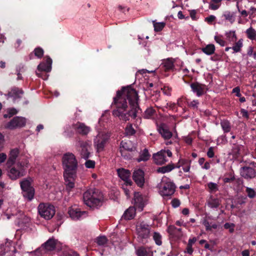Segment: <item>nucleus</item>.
Instances as JSON below:
<instances>
[{"label": "nucleus", "mask_w": 256, "mask_h": 256, "mask_svg": "<svg viewBox=\"0 0 256 256\" xmlns=\"http://www.w3.org/2000/svg\"><path fill=\"white\" fill-rule=\"evenodd\" d=\"M138 100L136 91L130 85L122 86L116 92V95L114 98L112 104L115 108L112 110V114L125 122L137 117L141 120L138 116L139 112H142L138 105Z\"/></svg>", "instance_id": "f257e3e1"}, {"label": "nucleus", "mask_w": 256, "mask_h": 256, "mask_svg": "<svg viewBox=\"0 0 256 256\" xmlns=\"http://www.w3.org/2000/svg\"><path fill=\"white\" fill-rule=\"evenodd\" d=\"M66 189L70 190L75 186V180L78 168V162L76 156L72 152H66L62 157Z\"/></svg>", "instance_id": "f03ea898"}, {"label": "nucleus", "mask_w": 256, "mask_h": 256, "mask_svg": "<svg viewBox=\"0 0 256 256\" xmlns=\"http://www.w3.org/2000/svg\"><path fill=\"white\" fill-rule=\"evenodd\" d=\"M84 203L92 208H98L101 206L104 202V195L98 189L90 188L83 194Z\"/></svg>", "instance_id": "7ed1b4c3"}, {"label": "nucleus", "mask_w": 256, "mask_h": 256, "mask_svg": "<svg viewBox=\"0 0 256 256\" xmlns=\"http://www.w3.org/2000/svg\"><path fill=\"white\" fill-rule=\"evenodd\" d=\"M32 179L28 178H24L20 182L23 196L28 201H31L34 198L35 194L34 188L32 186Z\"/></svg>", "instance_id": "20e7f679"}, {"label": "nucleus", "mask_w": 256, "mask_h": 256, "mask_svg": "<svg viewBox=\"0 0 256 256\" xmlns=\"http://www.w3.org/2000/svg\"><path fill=\"white\" fill-rule=\"evenodd\" d=\"M160 194L162 196L172 195L175 192V186L169 178L163 177L160 184Z\"/></svg>", "instance_id": "39448f33"}, {"label": "nucleus", "mask_w": 256, "mask_h": 256, "mask_svg": "<svg viewBox=\"0 0 256 256\" xmlns=\"http://www.w3.org/2000/svg\"><path fill=\"white\" fill-rule=\"evenodd\" d=\"M110 134L104 132H99L94 140V145L96 152H100L104 150V148L108 143Z\"/></svg>", "instance_id": "423d86ee"}, {"label": "nucleus", "mask_w": 256, "mask_h": 256, "mask_svg": "<svg viewBox=\"0 0 256 256\" xmlns=\"http://www.w3.org/2000/svg\"><path fill=\"white\" fill-rule=\"evenodd\" d=\"M38 209L40 216L47 220L51 219L56 212L54 206L48 203L40 204Z\"/></svg>", "instance_id": "0eeeda50"}, {"label": "nucleus", "mask_w": 256, "mask_h": 256, "mask_svg": "<svg viewBox=\"0 0 256 256\" xmlns=\"http://www.w3.org/2000/svg\"><path fill=\"white\" fill-rule=\"evenodd\" d=\"M25 175L24 166L21 162H18L14 166L8 171L9 178L15 180Z\"/></svg>", "instance_id": "6e6552de"}, {"label": "nucleus", "mask_w": 256, "mask_h": 256, "mask_svg": "<svg viewBox=\"0 0 256 256\" xmlns=\"http://www.w3.org/2000/svg\"><path fill=\"white\" fill-rule=\"evenodd\" d=\"M167 156L170 158L172 156V152L168 150H162L153 156L154 162L159 165H162L168 162Z\"/></svg>", "instance_id": "1a4fd4ad"}, {"label": "nucleus", "mask_w": 256, "mask_h": 256, "mask_svg": "<svg viewBox=\"0 0 256 256\" xmlns=\"http://www.w3.org/2000/svg\"><path fill=\"white\" fill-rule=\"evenodd\" d=\"M52 58L50 56H47L46 57L45 62H42L38 65V72H36L37 76L40 78H42L44 79V78L43 77L42 72H50L52 70Z\"/></svg>", "instance_id": "9d476101"}, {"label": "nucleus", "mask_w": 256, "mask_h": 256, "mask_svg": "<svg viewBox=\"0 0 256 256\" xmlns=\"http://www.w3.org/2000/svg\"><path fill=\"white\" fill-rule=\"evenodd\" d=\"M26 120L21 116H15L6 124L5 127L6 128L14 130L17 128H22L25 126Z\"/></svg>", "instance_id": "9b49d317"}, {"label": "nucleus", "mask_w": 256, "mask_h": 256, "mask_svg": "<svg viewBox=\"0 0 256 256\" xmlns=\"http://www.w3.org/2000/svg\"><path fill=\"white\" fill-rule=\"evenodd\" d=\"M116 172L118 177L124 182L126 185H132L133 182L130 179L131 172L130 170L120 168L116 170Z\"/></svg>", "instance_id": "f8f14e48"}, {"label": "nucleus", "mask_w": 256, "mask_h": 256, "mask_svg": "<svg viewBox=\"0 0 256 256\" xmlns=\"http://www.w3.org/2000/svg\"><path fill=\"white\" fill-rule=\"evenodd\" d=\"M132 179L138 186H144V170L140 168H135L132 174Z\"/></svg>", "instance_id": "ddd939ff"}, {"label": "nucleus", "mask_w": 256, "mask_h": 256, "mask_svg": "<svg viewBox=\"0 0 256 256\" xmlns=\"http://www.w3.org/2000/svg\"><path fill=\"white\" fill-rule=\"evenodd\" d=\"M240 176L245 179H252L256 176V170L250 166H244L240 168Z\"/></svg>", "instance_id": "4468645a"}, {"label": "nucleus", "mask_w": 256, "mask_h": 256, "mask_svg": "<svg viewBox=\"0 0 256 256\" xmlns=\"http://www.w3.org/2000/svg\"><path fill=\"white\" fill-rule=\"evenodd\" d=\"M57 240L54 238H49L46 242L42 244L40 249L44 251V253L51 252L55 250Z\"/></svg>", "instance_id": "2eb2a0df"}, {"label": "nucleus", "mask_w": 256, "mask_h": 256, "mask_svg": "<svg viewBox=\"0 0 256 256\" xmlns=\"http://www.w3.org/2000/svg\"><path fill=\"white\" fill-rule=\"evenodd\" d=\"M134 207L137 210L142 212L144 208V198L140 192H136L134 194Z\"/></svg>", "instance_id": "dca6fc26"}, {"label": "nucleus", "mask_w": 256, "mask_h": 256, "mask_svg": "<svg viewBox=\"0 0 256 256\" xmlns=\"http://www.w3.org/2000/svg\"><path fill=\"white\" fill-rule=\"evenodd\" d=\"M72 128L76 132L80 134L86 136L90 131V128L86 126L84 124L78 122L72 125Z\"/></svg>", "instance_id": "f3484780"}, {"label": "nucleus", "mask_w": 256, "mask_h": 256, "mask_svg": "<svg viewBox=\"0 0 256 256\" xmlns=\"http://www.w3.org/2000/svg\"><path fill=\"white\" fill-rule=\"evenodd\" d=\"M24 94V92L22 88L14 86L8 92L7 96L8 98H12L14 101H16L21 98Z\"/></svg>", "instance_id": "a211bd4d"}, {"label": "nucleus", "mask_w": 256, "mask_h": 256, "mask_svg": "<svg viewBox=\"0 0 256 256\" xmlns=\"http://www.w3.org/2000/svg\"><path fill=\"white\" fill-rule=\"evenodd\" d=\"M68 214L72 220H80L81 216L86 214V212L81 211L75 206H72L69 208Z\"/></svg>", "instance_id": "6ab92c4d"}, {"label": "nucleus", "mask_w": 256, "mask_h": 256, "mask_svg": "<svg viewBox=\"0 0 256 256\" xmlns=\"http://www.w3.org/2000/svg\"><path fill=\"white\" fill-rule=\"evenodd\" d=\"M120 152L122 156L124 158L127 156L124 150H127L128 152H131L132 150V142L130 140L125 141L122 140L120 143Z\"/></svg>", "instance_id": "aec40b11"}, {"label": "nucleus", "mask_w": 256, "mask_h": 256, "mask_svg": "<svg viewBox=\"0 0 256 256\" xmlns=\"http://www.w3.org/2000/svg\"><path fill=\"white\" fill-rule=\"evenodd\" d=\"M80 146V153L82 158L88 160L90 156L88 148H90L88 144L86 142L80 141L79 142Z\"/></svg>", "instance_id": "412c9836"}, {"label": "nucleus", "mask_w": 256, "mask_h": 256, "mask_svg": "<svg viewBox=\"0 0 256 256\" xmlns=\"http://www.w3.org/2000/svg\"><path fill=\"white\" fill-rule=\"evenodd\" d=\"M242 148L243 146L242 145L233 144L231 152L229 153V156H232V159H236L240 156Z\"/></svg>", "instance_id": "4be33fe9"}, {"label": "nucleus", "mask_w": 256, "mask_h": 256, "mask_svg": "<svg viewBox=\"0 0 256 256\" xmlns=\"http://www.w3.org/2000/svg\"><path fill=\"white\" fill-rule=\"evenodd\" d=\"M221 204V200L218 198L210 196L206 200L208 206L212 209L217 208Z\"/></svg>", "instance_id": "5701e85b"}, {"label": "nucleus", "mask_w": 256, "mask_h": 256, "mask_svg": "<svg viewBox=\"0 0 256 256\" xmlns=\"http://www.w3.org/2000/svg\"><path fill=\"white\" fill-rule=\"evenodd\" d=\"M174 60L172 58L164 59L161 64V66L165 71H173L175 68L174 66Z\"/></svg>", "instance_id": "b1692460"}, {"label": "nucleus", "mask_w": 256, "mask_h": 256, "mask_svg": "<svg viewBox=\"0 0 256 256\" xmlns=\"http://www.w3.org/2000/svg\"><path fill=\"white\" fill-rule=\"evenodd\" d=\"M158 130L162 136L165 139H170L172 136V133L169 130L168 126L164 124H160Z\"/></svg>", "instance_id": "393cba45"}, {"label": "nucleus", "mask_w": 256, "mask_h": 256, "mask_svg": "<svg viewBox=\"0 0 256 256\" xmlns=\"http://www.w3.org/2000/svg\"><path fill=\"white\" fill-rule=\"evenodd\" d=\"M20 154V150L18 148L11 150L10 153L7 164L8 165L12 166L15 164L16 160Z\"/></svg>", "instance_id": "a878e982"}, {"label": "nucleus", "mask_w": 256, "mask_h": 256, "mask_svg": "<svg viewBox=\"0 0 256 256\" xmlns=\"http://www.w3.org/2000/svg\"><path fill=\"white\" fill-rule=\"evenodd\" d=\"M136 208L134 206H130L124 212L122 218L126 220H130L133 219L136 215Z\"/></svg>", "instance_id": "bb28decb"}, {"label": "nucleus", "mask_w": 256, "mask_h": 256, "mask_svg": "<svg viewBox=\"0 0 256 256\" xmlns=\"http://www.w3.org/2000/svg\"><path fill=\"white\" fill-rule=\"evenodd\" d=\"M190 87L193 92L196 94L198 96H200L204 93V86L198 83H192L190 84Z\"/></svg>", "instance_id": "cd10ccee"}, {"label": "nucleus", "mask_w": 256, "mask_h": 256, "mask_svg": "<svg viewBox=\"0 0 256 256\" xmlns=\"http://www.w3.org/2000/svg\"><path fill=\"white\" fill-rule=\"evenodd\" d=\"M16 216L17 220L16 222L19 226H22L23 224H26L29 220L28 218L22 212H19Z\"/></svg>", "instance_id": "c85d7f7f"}, {"label": "nucleus", "mask_w": 256, "mask_h": 256, "mask_svg": "<svg viewBox=\"0 0 256 256\" xmlns=\"http://www.w3.org/2000/svg\"><path fill=\"white\" fill-rule=\"evenodd\" d=\"M136 230L138 232L136 240L140 242H142L144 239V224L141 223L140 225H137Z\"/></svg>", "instance_id": "c756f323"}, {"label": "nucleus", "mask_w": 256, "mask_h": 256, "mask_svg": "<svg viewBox=\"0 0 256 256\" xmlns=\"http://www.w3.org/2000/svg\"><path fill=\"white\" fill-rule=\"evenodd\" d=\"M222 16L225 20L232 24L236 20V13L230 11H226L223 14Z\"/></svg>", "instance_id": "7c9ffc66"}, {"label": "nucleus", "mask_w": 256, "mask_h": 256, "mask_svg": "<svg viewBox=\"0 0 256 256\" xmlns=\"http://www.w3.org/2000/svg\"><path fill=\"white\" fill-rule=\"evenodd\" d=\"M175 168V166L173 164H170L166 166L160 167L157 169L158 173L165 174L171 172Z\"/></svg>", "instance_id": "2f4dec72"}, {"label": "nucleus", "mask_w": 256, "mask_h": 256, "mask_svg": "<svg viewBox=\"0 0 256 256\" xmlns=\"http://www.w3.org/2000/svg\"><path fill=\"white\" fill-rule=\"evenodd\" d=\"M202 50L207 55H212L214 53L215 46L213 44H208L205 47L202 48Z\"/></svg>", "instance_id": "473e14b6"}, {"label": "nucleus", "mask_w": 256, "mask_h": 256, "mask_svg": "<svg viewBox=\"0 0 256 256\" xmlns=\"http://www.w3.org/2000/svg\"><path fill=\"white\" fill-rule=\"evenodd\" d=\"M247 38L251 40L256 41V30L252 26L246 31Z\"/></svg>", "instance_id": "72a5a7b5"}, {"label": "nucleus", "mask_w": 256, "mask_h": 256, "mask_svg": "<svg viewBox=\"0 0 256 256\" xmlns=\"http://www.w3.org/2000/svg\"><path fill=\"white\" fill-rule=\"evenodd\" d=\"M225 36H226L227 40L230 42H235L237 40L236 35L234 30L226 32L225 33Z\"/></svg>", "instance_id": "f704fd0d"}, {"label": "nucleus", "mask_w": 256, "mask_h": 256, "mask_svg": "<svg viewBox=\"0 0 256 256\" xmlns=\"http://www.w3.org/2000/svg\"><path fill=\"white\" fill-rule=\"evenodd\" d=\"M242 46L243 40L242 39H240L232 47V49L234 50L232 53L240 52Z\"/></svg>", "instance_id": "c9c22d12"}, {"label": "nucleus", "mask_w": 256, "mask_h": 256, "mask_svg": "<svg viewBox=\"0 0 256 256\" xmlns=\"http://www.w3.org/2000/svg\"><path fill=\"white\" fill-rule=\"evenodd\" d=\"M220 126L224 132H228L230 131L231 126L228 121L226 120H222L220 122Z\"/></svg>", "instance_id": "e433bc0d"}, {"label": "nucleus", "mask_w": 256, "mask_h": 256, "mask_svg": "<svg viewBox=\"0 0 256 256\" xmlns=\"http://www.w3.org/2000/svg\"><path fill=\"white\" fill-rule=\"evenodd\" d=\"M208 192L210 193H215L218 190V186L217 184L210 182L207 184Z\"/></svg>", "instance_id": "4c0bfd02"}, {"label": "nucleus", "mask_w": 256, "mask_h": 256, "mask_svg": "<svg viewBox=\"0 0 256 256\" xmlns=\"http://www.w3.org/2000/svg\"><path fill=\"white\" fill-rule=\"evenodd\" d=\"M153 239L158 246H160L162 244V236L161 234L157 232H154L152 234Z\"/></svg>", "instance_id": "58836bf2"}, {"label": "nucleus", "mask_w": 256, "mask_h": 256, "mask_svg": "<svg viewBox=\"0 0 256 256\" xmlns=\"http://www.w3.org/2000/svg\"><path fill=\"white\" fill-rule=\"evenodd\" d=\"M94 242L98 245V246H104L108 242V239L106 236H102L97 237Z\"/></svg>", "instance_id": "ea45409f"}, {"label": "nucleus", "mask_w": 256, "mask_h": 256, "mask_svg": "<svg viewBox=\"0 0 256 256\" xmlns=\"http://www.w3.org/2000/svg\"><path fill=\"white\" fill-rule=\"evenodd\" d=\"M166 26V23L164 22H154V30L156 32L161 31Z\"/></svg>", "instance_id": "a19ab883"}, {"label": "nucleus", "mask_w": 256, "mask_h": 256, "mask_svg": "<svg viewBox=\"0 0 256 256\" xmlns=\"http://www.w3.org/2000/svg\"><path fill=\"white\" fill-rule=\"evenodd\" d=\"M33 52L34 56L38 58H41L43 56L44 54V50L40 47H37L35 48Z\"/></svg>", "instance_id": "79ce46f5"}, {"label": "nucleus", "mask_w": 256, "mask_h": 256, "mask_svg": "<svg viewBox=\"0 0 256 256\" xmlns=\"http://www.w3.org/2000/svg\"><path fill=\"white\" fill-rule=\"evenodd\" d=\"M214 39L216 43L222 46H224L226 44V42L222 38V36H215Z\"/></svg>", "instance_id": "37998d69"}, {"label": "nucleus", "mask_w": 256, "mask_h": 256, "mask_svg": "<svg viewBox=\"0 0 256 256\" xmlns=\"http://www.w3.org/2000/svg\"><path fill=\"white\" fill-rule=\"evenodd\" d=\"M246 192L248 194V196L250 198H252L255 197L256 193L255 190L253 188L249 187H246Z\"/></svg>", "instance_id": "c03bdc74"}, {"label": "nucleus", "mask_w": 256, "mask_h": 256, "mask_svg": "<svg viewBox=\"0 0 256 256\" xmlns=\"http://www.w3.org/2000/svg\"><path fill=\"white\" fill-rule=\"evenodd\" d=\"M136 131L132 125H128L125 129V134L126 136H132L134 134Z\"/></svg>", "instance_id": "a18cd8bd"}, {"label": "nucleus", "mask_w": 256, "mask_h": 256, "mask_svg": "<svg viewBox=\"0 0 256 256\" xmlns=\"http://www.w3.org/2000/svg\"><path fill=\"white\" fill-rule=\"evenodd\" d=\"M8 114H4V118H6L8 117L10 118H11L12 116L14 114H16L18 113V110L16 109H15L14 108H12L8 109Z\"/></svg>", "instance_id": "49530a36"}, {"label": "nucleus", "mask_w": 256, "mask_h": 256, "mask_svg": "<svg viewBox=\"0 0 256 256\" xmlns=\"http://www.w3.org/2000/svg\"><path fill=\"white\" fill-rule=\"evenodd\" d=\"M154 113V110L152 108H148L145 111V118H150Z\"/></svg>", "instance_id": "de8ad7c7"}, {"label": "nucleus", "mask_w": 256, "mask_h": 256, "mask_svg": "<svg viewBox=\"0 0 256 256\" xmlns=\"http://www.w3.org/2000/svg\"><path fill=\"white\" fill-rule=\"evenodd\" d=\"M190 162V161L186 160L184 159H180L179 160L178 162V164L175 166V168H179L180 166H185L187 163H188Z\"/></svg>", "instance_id": "09e8293b"}, {"label": "nucleus", "mask_w": 256, "mask_h": 256, "mask_svg": "<svg viewBox=\"0 0 256 256\" xmlns=\"http://www.w3.org/2000/svg\"><path fill=\"white\" fill-rule=\"evenodd\" d=\"M85 166L87 168H92L95 166V162L92 160H87L85 162Z\"/></svg>", "instance_id": "8fccbe9b"}, {"label": "nucleus", "mask_w": 256, "mask_h": 256, "mask_svg": "<svg viewBox=\"0 0 256 256\" xmlns=\"http://www.w3.org/2000/svg\"><path fill=\"white\" fill-rule=\"evenodd\" d=\"M234 225L233 224L230 223H226L224 224V228L226 229H229V230L230 232H232L234 230Z\"/></svg>", "instance_id": "3c124183"}, {"label": "nucleus", "mask_w": 256, "mask_h": 256, "mask_svg": "<svg viewBox=\"0 0 256 256\" xmlns=\"http://www.w3.org/2000/svg\"><path fill=\"white\" fill-rule=\"evenodd\" d=\"M78 254L75 252L69 250L63 252L62 256H78Z\"/></svg>", "instance_id": "603ef678"}, {"label": "nucleus", "mask_w": 256, "mask_h": 256, "mask_svg": "<svg viewBox=\"0 0 256 256\" xmlns=\"http://www.w3.org/2000/svg\"><path fill=\"white\" fill-rule=\"evenodd\" d=\"M136 253L138 256H144V246L138 247L136 250Z\"/></svg>", "instance_id": "864d4df0"}, {"label": "nucleus", "mask_w": 256, "mask_h": 256, "mask_svg": "<svg viewBox=\"0 0 256 256\" xmlns=\"http://www.w3.org/2000/svg\"><path fill=\"white\" fill-rule=\"evenodd\" d=\"M171 204L172 206L176 208L180 206V202L179 200L174 198L172 200Z\"/></svg>", "instance_id": "5fc2aeb1"}, {"label": "nucleus", "mask_w": 256, "mask_h": 256, "mask_svg": "<svg viewBox=\"0 0 256 256\" xmlns=\"http://www.w3.org/2000/svg\"><path fill=\"white\" fill-rule=\"evenodd\" d=\"M162 90L163 91V92L166 95H170V94L171 88H170L168 86H164L163 88H162Z\"/></svg>", "instance_id": "6e6d98bb"}, {"label": "nucleus", "mask_w": 256, "mask_h": 256, "mask_svg": "<svg viewBox=\"0 0 256 256\" xmlns=\"http://www.w3.org/2000/svg\"><path fill=\"white\" fill-rule=\"evenodd\" d=\"M129 185H126L124 182L122 184V188L123 189L124 194L126 196H128L130 194V190L128 189L127 188L126 186H128Z\"/></svg>", "instance_id": "4d7b16f0"}, {"label": "nucleus", "mask_w": 256, "mask_h": 256, "mask_svg": "<svg viewBox=\"0 0 256 256\" xmlns=\"http://www.w3.org/2000/svg\"><path fill=\"white\" fill-rule=\"evenodd\" d=\"M207 156L210 158H212L214 156V152L213 148L212 147H210L208 148V151L207 152Z\"/></svg>", "instance_id": "13d9d810"}, {"label": "nucleus", "mask_w": 256, "mask_h": 256, "mask_svg": "<svg viewBox=\"0 0 256 256\" xmlns=\"http://www.w3.org/2000/svg\"><path fill=\"white\" fill-rule=\"evenodd\" d=\"M216 19V16H213V15H211L208 17H206V18H205V20L208 23H211L212 22H214Z\"/></svg>", "instance_id": "bf43d9fd"}, {"label": "nucleus", "mask_w": 256, "mask_h": 256, "mask_svg": "<svg viewBox=\"0 0 256 256\" xmlns=\"http://www.w3.org/2000/svg\"><path fill=\"white\" fill-rule=\"evenodd\" d=\"M198 100H194L192 102H190V103L188 104L189 106L193 108H197L198 106Z\"/></svg>", "instance_id": "052dcab7"}, {"label": "nucleus", "mask_w": 256, "mask_h": 256, "mask_svg": "<svg viewBox=\"0 0 256 256\" xmlns=\"http://www.w3.org/2000/svg\"><path fill=\"white\" fill-rule=\"evenodd\" d=\"M232 92L236 93V96L238 97H240L241 96V94L240 93V89L238 87H236L232 90Z\"/></svg>", "instance_id": "680f3d73"}, {"label": "nucleus", "mask_w": 256, "mask_h": 256, "mask_svg": "<svg viewBox=\"0 0 256 256\" xmlns=\"http://www.w3.org/2000/svg\"><path fill=\"white\" fill-rule=\"evenodd\" d=\"M190 162L187 163L185 166H182V170L184 172H188L190 170Z\"/></svg>", "instance_id": "e2e57ef3"}, {"label": "nucleus", "mask_w": 256, "mask_h": 256, "mask_svg": "<svg viewBox=\"0 0 256 256\" xmlns=\"http://www.w3.org/2000/svg\"><path fill=\"white\" fill-rule=\"evenodd\" d=\"M6 155L4 153L0 154V164L4 162L6 158Z\"/></svg>", "instance_id": "0e129e2a"}, {"label": "nucleus", "mask_w": 256, "mask_h": 256, "mask_svg": "<svg viewBox=\"0 0 256 256\" xmlns=\"http://www.w3.org/2000/svg\"><path fill=\"white\" fill-rule=\"evenodd\" d=\"M203 224L206 226V230H211V225L210 224L209 222L204 220L203 222Z\"/></svg>", "instance_id": "69168bd1"}, {"label": "nucleus", "mask_w": 256, "mask_h": 256, "mask_svg": "<svg viewBox=\"0 0 256 256\" xmlns=\"http://www.w3.org/2000/svg\"><path fill=\"white\" fill-rule=\"evenodd\" d=\"M186 252L189 254H192L193 252V249L192 248V246L188 244V246L186 247Z\"/></svg>", "instance_id": "338daca9"}, {"label": "nucleus", "mask_w": 256, "mask_h": 256, "mask_svg": "<svg viewBox=\"0 0 256 256\" xmlns=\"http://www.w3.org/2000/svg\"><path fill=\"white\" fill-rule=\"evenodd\" d=\"M176 229V228L173 226H170L168 227V232L170 234H173L174 230Z\"/></svg>", "instance_id": "774afa93"}]
</instances>
